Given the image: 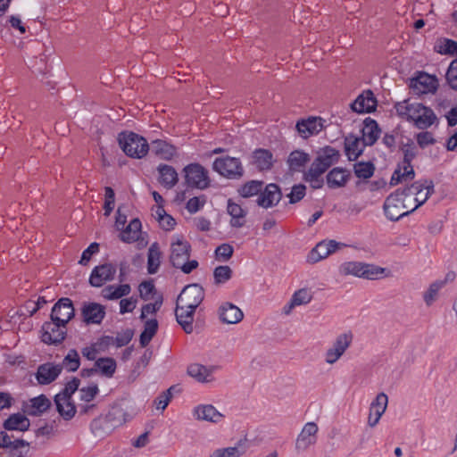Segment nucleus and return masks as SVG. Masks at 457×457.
I'll return each mask as SVG.
<instances>
[{
    "label": "nucleus",
    "instance_id": "f257e3e1",
    "mask_svg": "<svg viewBox=\"0 0 457 457\" xmlns=\"http://www.w3.org/2000/svg\"><path fill=\"white\" fill-rule=\"evenodd\" d=\"M175 315L177 321L187 334L193 331V315L200 305V286H186L177 298Z\"/></svg>",
    "mask_w": 457,
    "mask_h": 457
},
{
    "label": "nucleus",
    "instance_id": "f03ea898",
    "mask_svg": "<svg viewBox=\"0 0 457 457\" xmlns=\"http://www.w3.org/2000/svg\"><path fill=\"white\" fill-rule=\"evenodd\" d=\"M397 114L409 121H412L419 129H427L437 122L434 111L419 102L404 100L395 105Z\"/></svg>",
    "mask_w": 457,
    "mask_h": 457
},
{
    "label": "nucleus",
    "instance_id": "7ed1b4c3",
    "mask_svg": "<svg viewBox=\"0 0 457 457\" xmlns=\"http://www.w3.org/2000/svg\"><path fill=\"white\" fill-rule=\"evenodd\" d=\"M338 272L341 276H353L367 280H377L388 276L386 269L359 261L345 262L338 267Z\"/></svg>",
    "mask_w": 457,
    "mask_h": 457
},
{
    "label": "nucleus",
    "instance_id": "20e7f679",
    "mask_svg": "<svg viewBox=\"0 0 457 457\" xmlns=\"http://www.w3.org/2000/svg\"><path fill=\"white\" fill-rule=\"evenodd\" d=\"M383 209L386 217L392 221H397L412 212L411 204L408 200L404 188H398L390 194L384 202Z\"/></svg>",
    "mask_w": 457,
    "mask_h": 457
},
{
    "label": "nucleus",
    "instance_id": "39448f33",
    "mask_svg": "<svg viewBox=\"0 0 457 457\" xmlns=\"http://www.w3.org/2000/svg\"><path fill=\"white\" fill-rule=\"evenodd\" d=\"M117 140L122 151L131 158H143L150 149L146 139L133 131L120 132Z\"/></svg>",
    "mask_w": 457,
    "mask_h": 457
},
{
    "label": "nucleus",
    "instance_id": "423d86ee",
    "mask_svg": "<svg viewBox=\"0 0 457 457\" xmlns=\"http://www.w3.org/2000/svg\"><path fill=\"white\" fill-rule=\"evenodd\" d=\"M189 249V244L180 237H177L176 241L171 243L170 263L174 268L180 269L186 274L190 273L198 266L197 261H188Z\"/></svg>",
    "mask_w": 457,
    "mask_h": 457
},
{
    "label": "nucleus",
    "instance_id": "0eeeda50",
    "mask_svg": "<svg viewBox=\"0 0 457 457\" xmlns=\"http://www.w3.org/2000/svg\"><path fill=\"white\" fill-rule=\"evenodd\" d=\"M412 212L427 202L435 192L432 180H419L404 188Z\"/></svg>",
    "mask_w": 457,
    "mask_h": 457
},
{
    "label": "nucleus",
    "instance_id": "6e6552de",
    "mask_svg": "<svg viewBox=\"0 0 457 457\" xmlns=\"http://www.w3.org/2000/svg\"><path fill=\"white\" fill-rule=\"evenodd\" d=\"M212 168L220 175L228 179H239L245 173L240 159L231 156L216 158Z\"/></svg>",
    "mask_w": 457,
    "mask_h": 457
},
{
    "label": "nucleus",
    "instance_id": "1a4fd4ad",
    "mask_svg": "<svg viewBox=\"0 0 457 457\" xmlns=\"http://www.w3.org/2000/svg\"><path fill=\"white\" fill-rule=\"evenodd\" d=\"M41 341L48 345H60L67 336V326L60 322L45 321L40 329Z\"/></svg>",
    "mask_w": 457,
    "mask_h": 457
},
{
    "label": "nucleus",
    "instance_id": "9d476101",
    "mask_svg": "<svg viewBox=\"0 0 457 457\" xmlns=\"http://www.w3.org/2000/svg\"><path fill=\"white\" fill-rule=\"evenodd\" d=\"M75 316V308L72 301L68 297L60 298L53 306L50 319L60 322L61 325L69 323Z\"/></svg>",
    "mask_w": 457,
    "mask_h": 457
},
{
    "label": "nucleus",
    "instance_id": "9b49d317",
    "mask_svg": "<svg viewBox=\"0 0 457 457\" xmlns=\"http://www.w3.org/2000/svg\"><path fill=\"white\" fill-rule=\"evenodd\" d=\"M117 267L110 262L96 265L92 270L88 283L93 287H101L105 283L114 279Z\"/></svg>",
    "mask_w": 457,
    "mask_h": 457
},
{
    "label": "nucleus",
    "instance_id": "f8f14e48",
    "mask_svg": "<svg viewBox=\"0 0 457 457\" xmlns=\"http://www.w3.org/2000/svg\"><path fill=\"white\" fill-rule=\"evenodd\" d=\"M353 335L343 333L337 337L333 345L325 353V361L328 364L336 363L351 345Z\"/></svg>",
    "mask_w": 457,
    "mask_h": 457
},
{
    "label": "nucleus",
    "instance_id": "ddd939ff",
    "mask_svg": "<svg viewBox=\"0 0 457 457\" xmlns=\"http://www.w3.org/2000/svg\"><path fill=\"white\" fill-rule=\"evenodd\" d=\"M346 246L345 244L337 242L336 240H323L316 245V246L309 253L307 261L310 263H316L337 250Z\"/></svg>",
    "mask_w": 457,
    "mask_h": 457
},
{
    "label": "nucleus",
    "instance_id": "4468645a",
    "mask_svg": "<svg viewBox=\"0 0 457 457\" xmlns=\"http://www.w3.org/2000/svg\"><path fill=\"white\" fill-rule=\"evenodd\" d=\"M318 426L314 422L306 423L295 441V450L298 453L305 452L317 441Z\"/></svg>",
    "mask_w": 457,
    "mask_h": 457
},
{
    "label": "nucleus",
    "instance_id": "2eb2a0df",
    "mask_svg": "<svg viewBox=\"0 0 457 457\" xmlns=\"http://www.w3.org/2000/svg\"><path fill=\"white\" fill-rule=\"evenodd\" d=\"M282 193L278 185L274 183L268 184L265 187H262L256 203L259 206L268 209L276 206L281 200Z\"/></svg>",
    "mask_w": 457,
    "mask_h": 457
},
{
    "label": "nucleus",
    "instance_id": "dca6fc26",
    "mask_svg": "<svg viewBox=\"0 0 457 457\" xmlns=\"http://www.w3.org/2000/svg\"><path fill=\"white\" fill-rule=\"evenodd\" d=\"M105 307L98 303L86 302L81 308V315L86 324H100L105 317Z\"/></svg>",
    "mask_w": 457,
    "mask_h": 457
},
{
    "label": "nucleus",
    "instance_id": "f3484780",
    "mask_svg": "<svg viewBox=\"0 0 457 457\" xmlns=\"http://www.w3.org/2000/svg\"><path fill=\"white\" fill-rule=\"evenodd\" d=\"M324 123L325 120L320 117H309L298 120L295 127L299 135L306 139L319 134L324 129Z\"/></svg>",
    "mask_w": 457,
    "mask_h": 457
},
{
    "label": "nucleus",
    "instance_id": "a211bd4d",
    "mask_svg": "<svg viewBox=\"0 0 457 457\" xmlns=\"http://www.w3.org/2000/svg\"><path fill=\"white\" fill-rule=\"evenodd\" d=\"M411 87L417 95L432 93L437 88V79L435 76L420 72L416 78L411 80Z\"/></svg>",
    "mask_w": 457,
    "mask_h": 457
},
{
    "label": "nucleus",
    "instance_id": "6ab92c4d",
    "mask_svg": "<svg viewBox=\"0 0 457 457\" xmlns=\"http://www.w3.org/2000/svg\"><path fill=\"white\" fill-rule=\"evenodd\" d=\"M51 407L50 400L45 395L29 399L23 404L22 411L29 416L38 417Z\"/></svg>",
    "mask_w": 457,
    "mask_h": 457
},
{
    "label": "nucleus",
    "instance_id": "aec40b11",
    "mask_svg": "<svg viewBox=\"0 0 457 457\" xmlns=\"http://www.w3.org/2000/svg\"><path fill=\"white\" fill-rule=\"evenodd\" d=\"M62 373L58 364L46 362L37 367L36 378L40 385H49Z\"/></svg>",
    "mask_w": 457,
    "mask_h": 457
},
{
    "label": "nucleus",
    "instance_id": "412c9836",
    "mask_svg": "<svg viewBox=\"0 0 457 457\" xmlns=\"http://www.w3.org/2000/svg\"><path fill=\"white\" fill-rule=\"evenodd\" d=\"M273 162V154L270 150L258 148L252 153L250 163L259 171H266L272 168Z\"/></svg>",
    "mask_w": 457,
    "mask_h": 457
},
{
    "label": "nucleus",
    "instance_id": "4be33fe9",
    "mask_svg": "<svg viewBox=\"0 0 457 457\" xmlns=\"http://www.w3.org/2000/svg\"><path fill=\"white\" fill-rule=\"evenodd\" d=\"M377 104L372 91L367 90L361 94L351 104V108L357 113H369L372 112Z\"/></svg>",
    "mask_w": 457,
    "mask_h": 457
},
{
    "label": "nucleus",
    "instance_id": "5701e85b",
    "mask_svg": "<svg viewBox=\"0 0 457 457\" xmlns=\"http://www.w3.org/2000/svg\"><path fill=\"white\" fill-rule=\"evenodd\" d=\"M219 317L223 323L237 324L244 317L243 312L231 303H224L219 309Z\"/></svg>",
    "mask_w": 457,
    "mask_h": 457
},
{
    "label": "nucleus",
    "instance_id": "b1692460",
    "mask_svg": "<svg viewBox=\"0 0 457 457\" xmlns=\"http://www.w3.org/2000/svg\"><path fill=\"white\" fill-rule=\"evenodd\" d=\"M248 449L246 439H240L234 446L218 448L210 455V457H242Z\"/></svg>",
    "mask_w": 457,
    "mask_h": 457
},
{
    "label": "nucleus",
    "instance_id": "393cba45",
    "mask_svg": "<svg viewBox=\"0 0 457 457\" xmlns=\"http://www.w3.org/2000/svg\"><path fill=\"white\" fill-rule=\"evenodd\" d=\"M351 173L346 169L340 167L333 168L327 174V185L329 188H339L346 185L350 179Z\"/></svg>",
    "mask_w": 457,
    "mask_h": 457
},
{
    "label": "nucleus",
    "instance_id": "a878e982",
    "mask_svg": "<svg viewBox=\"0 0 457 457\" xmlns=\"http://www.w3.org/2000/svg\"><path fill=\"white\" fill-rule=\"evenodd\" d=\"M415 172L411 163L401 162L394 171L390 184L395 186L399 183L408 182L414 179Z\"/></svg>",
    "mask_w": 457,
    "mask_h": 457
},
{
    "label": "nucleus",
    "instance_id": "bb28decb",
    "mask_svg": "<svg viewBox=\"0 0 457 457\" xmlns=\"http://www.w3.org/2000/svg\"><path fill=\"white\" fill-rule=\"evenodd\" d=\"M29 420L20 412L11 414L3 423L4 428L9 431L18 430L25 432L29 430Z\"/></svg>",
    "mask_w": 457,
    "mask_h": 457
},
{
    "label": "nucleus",
    "instance_id": "cd10ccee",
    "mask_svg": "<svg viewBox=\"0 0 457 457\" xmlns=\"http://www.w3.org/2000/svg\"><path fill=\"white\" fill-rule=\"evenodd\" d=\"M90 428L96 436L103 438L111 434L116 428L104 414L94 419L90 424Z\"/></svg>",
    "mask_w": 457,
    "mask_h": 457
},
{
    "label": "nucleus",
    "instance_id": "c85d7f7f",
    "mask_svg": "<svg viewBox=\"0 0 457 457\" xmlns=\"http://www.w3.org/2000/svg\"><path fill=\"white\" fill-rule=\"evenodd\" d=\"M380 134V129L378 123L370 119L367 118L364 121V127L362 129L361 141L365 145H372L376 143Z\"/></svg>",
    "mask_w": 457,
    "mask_h": 457
},
{
    "label": "nucleus",
    "instance_id": "c756f323",
    "mask_svg": "<svg viewBox=\"0 0 457 457\" xmlns=\"http://www.w3.org/2000/svg\"><path fill=\"white\" fill-rule=\"evenodd\" d=\"M185 186L187 189L200 188V163L187 165L184 170Z\"/></svg>",
    "mask_w": 457,
    "mask_h": 457
},
{
    "label": "nucleus",
    "instance_id": "7c9ffc66",
    "mask_svg": "<svg viewBox=\"0 0 457 457\" xmlns=\"http://www.w3.org/2000/svg\"><path fill=\"white\" fill-rule=\"evenodd\" d=\"M159 171V182L166 188H172L178 182V173L176 170L167 164H160L157 168Z\"/></svg>",
    "mask_w": 457,
    "mask_h": 457
},
{
    "label": "nucleus",
    "instance_id": "2f4dec72",
    "mask_svg": "<svg viewBox=\"0 0 457 457\" xmlns=\"http://www.w3.org/2000/svg\"><path fill=\"white\" fill-rule=\"evenodd\" d=\"M151 151L161 159L167 161L171 160L176 154V147L162 139L152 141Z\"/></svg>",
    "mask_w": 457,
    "mask_h": 457
},
{
    "label": "nucleus",
    "instance_id": "473e14b6",
    "mask_svg": "<svg viewBox=\"0 0 457 457\" xmlns=\"http://www.w3.org/2000/svg\"><path fill=\"white\" fill-rule=\"evenodd\" d=\"M365 145L361 138L350 135L345 137V150L350 161H355L363 152Z\"/></svg>",
    "mask_w": 457,
    "mask_h": 457
},
{
    "label": "nucleus",
    "instance_id": "72a5a7b5",
    "mask_svg": "<svg viewBox=\"0 0 457 457\" xmlns=\"http://www.w3.org/2000/svg\"><path fill=\"white\" fill-rule=\"evenodd\" d=\"M228 213L231 216L230 224L232 227L241 228L245 223L246 211L240 204L234 203L231 199L228 200Z\"/></svg>",
    "mask_w": 457,
    "mask_h": 457
},
{
    "label": "nucleus",
    "instance_id": "f704fd0d",
    "mask_svg": "<svg viewBox=\"0 0 457 457\" xmlns=\"http://www.w3.org/2000/svg\"><path fill=\"white\" fill-rule=\"evenodd\" d=\"M310 162V155L302 151L295 150L287 157V163L291 171H301Z\"/></svg>",
    "mask_w": 457,
    "mask_h": 457
},
{
    "label": "nucleus",
    "instance_id": "c9c22d12",
    "mask_svg": "<svg viewBox=\"0 0 457 457\" xmlns=\"http://www.w3.org/2000/svg\"><path fill=\"white\" fill-rule=\"evenodd\" d=\"M142 224L139 219H133L129 225L121 230L120 238L125 243H134L139 239Z\"/></svg>",
    "mask_w": 457,
    "mask_h": 457
},
{
    "label": "nucleus",
    "instance_id": "e433bc0d",
    "mask_svg": "<svg viewBox=\"0 0 457 457\" xmlns=\"http://www.w3.org/2000/svg\"><path fill=\"white\" fill-rule=\"evenodd\" d=\"M130 292L131 287L129 284L109 285L102 289L101 295L106 300H117L129 295Z\"/></svg>",
    "mask_w": 457,
    "mask_h": 457
},
{
    "label": "nucleus",
    "instance_id": "4c0bfd02",
    "mask_svg": "<svg viewBox=\"0 0 457 457\" xmlns=\"http://www.w3.org/2000/svg\"><path fill=\"white\" fill-rule=\"evenodd\" d=\"M97 374L105 378H112L117 368L116 361L112 357H101L95 361Z\"/></svg>",
    "mask_w": 457,
    "mask_h": 457
},
{
    "label": "nucleus",
    "instance_id": "58836bf2",
    "mask_svg": "<svg viewBox=\"0 0 457 457\" xmlns=\"http://www.w3.org/2000/svg\"><path fill=\"white\" fill-rule=\"evenodd\" d=\"M312 299V294L308 288H301L295 292L288 305L285 306V312L288 314L292 308L309 303Z\"/></svg>",
    "mask_w": 457,
    "mask_h": 457
},
{
    "label": "nucleus",
    "instance_id": "ea45409f",
    "mask_svg": "<svg viewBox=\"0 0 457 457\" xmlns=\"http://www.w3.org/2000/svg\"><path fill=\"white\" fill-rule=\"evenodd\" d=\"M161 252L157 242L153 243L147 254V271L149 274H155L161 264Z\"/></svg>",
    "mask_w": 457,
    "mask_h": 457
},
{
    "label": "nucleus",
    "instance_id": "a19ab883",
    "mask_svg": "<svg viewBox=\"0 0 457 457\" xmlns=\"http://www.w3.org/2000/svg\"><path fill=\"white\" fill-rule=\"evenodd\" d=\"M263 182L261 180H249L237 188L238 195L243 198H250L259 195L262 189Z\"/></svg>",
    "mask_w": 457,
    "mask_h": 457
},
{
    "label": "nucleus",
    "instance_id": "79ce46f5",
    "mask_svg": "<svg viewBox=\"0 0 457 457\" xmlns=\"http://www.w3.org/2000/svg\"><path fill=\"white\" fill-rule=\"evenodd\" d=\"M158 330V321L156 319H151L145 321L144 330L140 334L139 343L141 347H145L151 342Z\"/></svg>",
    "mask_w": 457,
    "mask_h": 457
},
{
    "label": "nucleus",
    "instance_id": "37998d69",
    "mask_svg": "<svg viewBox=\"0 0 457 457\" xmlns=\"http://www.w3.org/2000/svg\"><path fill=\"white\" fill-rule=\"evenodd\" d=\"M61 371L65 369L69 372L78 370L80 366V358L76 349H71L67 355L62 359V363L58 364Z\"/></svg>",
    "mask_w": 457,
    "mask_h": 457
},
{
    "label": "nucleus",
    "instance_id": "c03bdc74",
    "mask_svg": "<svg viewBox=\"0 0 457 457\" xmlns=\"http://www.w3.org/2000/svg\"><path fill=\"white\" fill-rule=\"evenodd\" d=\"M105 415L115 428H118L126 422L127 413L119 403L112 404Z\"/></svg>",
    "mask_w": 457,
    "mask_h": 457
},
{
    "label": "nucleus",
    "instance_id": "a18cd8bd",
    "mask_svg": "<svg viewBox=\"0 0 457 457\" xmlns=\"http://www.w3.org/2000/svg\"><path fill=\"white\" fill-rule=\"evenodd\" d=\"M79 385L80 380L75 377L67 382L64 386V388L60 393L55 395L54 399L55 405H60L61 400H65V398H72L73 394L79 389Z\"/></svg>",
    "mask_w": 457,
    "mask_h": 457
},
{
    "label": "nucleus",
    "instance_id": "49530a36",
    "mask_svg": "<svg viewBox=\"0 0 457 457\" xmlns=\"http://www.w3.org/2000/svg\"><path fill=\"white\" fill-rule=\"evenodd\" d=\"M225 416L220 412L213 405H202V420L218 424L224 420Z\"/></svg>",
    "mask_w": 457,
    "mask_h": 457
},
{
    "label": "nucleus",
    "instance_id": "de8ad7c7",
    "mask_svg": "<svg viewBox=\"0 0 457 457\" xmlns=\"http://www.w3.org/2000/svg\"><path fill=\"white\" fill-rule=\"evenodd\" d=\"M59 414L65 420H71L76 414V406L72 398H65L60 401V405H56Z\"/></svg>",
    "mask_w": 457,
    "mask_h": 457
},
{
    "label": "nucleus",
    "instance_id": "09e8293b",
    "mask_svg": "<svg viewBox=\"0 0 457 457\" xmlns=\"http://www.w3.org/2000/svg\"><path fill=\"white\" fill-rule=\"evenodd\" d=\"M445 281H435L431 283L423 294V300L427 306H431L437 299L439 291L445 287Z\"/></svg>",
    "mask_w": 457,
    "mask_h": 457
},
{
    "label": "nucleus",
    "instance_id": "8fccbe9b",
    "mask_svg": "<svg viewBox=\"0 0 457 457\" xmlns=\"http://www.w3.org/2000/svg\"><path fill=\"white\" fill-rule=\"evenodd\" d=\"M338 157L339 153L337 150L330 146H326L319 153L316 158L329 168L332 164L337 162Z\"/></svg>",
    "mask_w": 457,
    "mask_h": 457
},
{
    "label": "nucleus",
    "instance_id": "3c124183",
    "mask_svg": "<svg viewBox=\"0 0 457 457\" xmlns=\"http://www.w3.org/2000/svg\"><path fill=\"white\" fill-rule=\"evenodd\" d=\"M29 445V444L23 439L11 440L10 436L5 431H0V448L12 449L21 448Z\"/></svg>",
    "mask_w": 457,
    "mask_h": 457
},
{
    "label": "nucleus",
    "instance_id": "603ef678",
    "mask_svg": "<svg viewBox=\"0 0 457 457\" xmlns=\"http://www.w3.org/2000/svg\"><path fill=\"white\" fill-rule=\"evenodd\" d=\"M220 364H202V384L215 381V373L220 370Z\"/></svg>",
    "mask_w": 457,
    "mask_h": 457
},
{
    "label": "nucleus",
    "instance_id": "864d4df0",
    "mask_svg": "<svg viewBox=\"0 0 457 457\" xmlns=\"http://www.w3.org/2000/svg\"><path fill=\"white\" fill-rule=\"evenodd\" d=\"M401 150L403 154V162H404V163H411L418 155V148L411 139H408L405 144H403Z\"/></svg>",
    "mask_w": 457,
    "mask_h": 457
},
{
    "label": "nucleus",
    "instance_id": "5fc2aeb1",
    "mask_svg": "<svg viewBox=\"0 0 457 457\" xmlns=\"http://www.w3.org/2000/svg\"><path fill=\"white\" fill-rule=\"evenodd\" d=\"M388 403V397L385 393H379L370 404V411L384 414Z\"/></svg>",
    "mask_w": 457,
    "mask_h": 457
},
{
    "label": "nucleus",
    "instance_id": "6e6d98bb",
    "mask_svg": "<svg viewBox=\"0 0 457 457\" xmlns=\"http://www.w3.org/2000/svg\"><path fill=\"white\" fill-rule=\"evenodd\" d=\"M436 47L439 54L457 55V42L453 39L445 38Z\"/></svg>",
    "mask_w": 457,
    "mask_h": 457
},
{
    "label": "nucleus",
    "instance_id": "4d7b16f0",
    "mask_svg": "<svg viewBox=\"0 0 457 457\" xmlns=\"http://www.w3.org/2000/svg\"><path fill=\"white\" fill-rule=\"evenodd\" d=\"M354 173L360 179H370L374 173V166L370 162H359L354 165Z\"/></svg>",
    "mask_w": 457,
    "mask_h": 457
},
{
    "label": "nucleus",
    "instance_id": "13d9d810",
    "mask_svg": "<svg viewBox=\"0 0 457 457\" xmlns=\"http://www.w3.org/2000/svg\"><path fill=\"white\" fill-rule=\"evenodd\" d=\"M232 270L228 266H218L214 269L213 277L216 284H223L230 279Z\"/></svg>",
    "mask_w": 457,
    "mask_h": 457
},
{
    "label": "nucleus",
    "instance_id": "bf43d9fd",
    "mask_svg": "<svg viewBox=\"0 0 457 457\" xmlns=\"http://www.w3.org/2000/svg\"><path fill=\"white\" fill-rule=\"evenodd\" d=\"M177 388V386H170L166 391L162 392L155 400L154 403L156 404L157 410H165V408L168 406L171 397H172V392L175 391Z\"/></svg>",
    "mask_w": 457,
    "mask_h": 457
},
{
    "label": "nucleus",
    "instance_id": "052dcab7",
    "mask_svg": "<svg viewBox=\"0 0 457 457\" xmlns=\"http://www.w3.org/2000/svg\"><path fill=\"white\" fill-rule=\"evenodd\" d=\"M105 191V200L104 204V215L109 216L115 205V193L114 190L111 187H106L104 188Z\"/></svg>",
    "mask_w": 457,
    "mask_h": 457
},
{
    "label": "nucleus",
    "instance_id": "680f3d73",
    "mask_svg": "<svg viewBox=\"0 0 457 457\" xmlns=\"http://www.w3.org/2000/svg\"><path fill=\"white\" fill-rule=\"evenodd\" d=\"M138 291L140 294V297L144 301H147L150 299V295L155 294L156 289L153 280H145L139 284Z\"/></svg>",
    "mask_w": 457,
    "mask_h": 457
},
{
    "label": "nucleus",
    "instance_id": "e2e57ef3",
    "mask_svg": "<svg viewBox=\"0 0 457 457\" xmlns=\"http://www.w3.org/2000/svg\"><path fill=\"white\" fill-rule=\"evenodd\" d=\"M445 78L450 87L457 90V58L451 62Z\"/></svg>",
    "mask_w": 457,
    "mask_h": 457
},
{
    "label": "nucleus",
    "instance_id": "0e129e2a",
    "mask_svg": "<svg viewBox=\"0 0 457 457\" xmlns=\"http://www.w3.org/2000/svg\"><path fill=\"white\" fill-rule=\"evenodd\" d=\"M233 252L234 249L229 244H222L216 248L215 256L220 262H227L232 256Z\"/></svg>",
    "mask_w": 457,
    "mask_h": 457
},
{
    "label": "nucleus",
    "instance_id": "69168bd1",
    "mask_svg": "<svg viewBox=\"0 0 457 457\" xmlns=\"http://www.w3.org/2000/svg\"><path fill=\"white\" fill-rule=\"evenodd\" d=\"M162 304V296H159V298L154 303H149L142 306L140 319L144 320L148 314L156 313Z\"/></svg>",
    "mask_w": 457,
    "mask_h": 457
},
{
    "label": "nucleus",
    "instance_id": "338daca9",
    "mask_svg": "<svg viewBox=\"0 0 457 457\" xmlns=\"http://www.w3.org/2000/svg\"><path fill=\"white\" fill-rule=\"evenodd\" d=\"M134 330L131 328H127L120 333H118L114 337V345L117 347H122L127 345L133 338Z\"/></svg>",
    "mask_w": 457,
    "mask_h": 457
},
{
    "label": "nucleus",
    "instance_id": "774afa93",
    "mask_svg": "<svg viewBox=\"0 0 457 457\" xmlns=\"http://www.w3.org/2000/svg\"><path fill=\"white\" fill-rule=\"evenodd\" d=\"M99 393V388L96 384L85 386L79 389L80 400L84 402L92 401Z\"/></svg>",
    "mask_w": 457,
    "mask_h": 457
}]
</instances>
